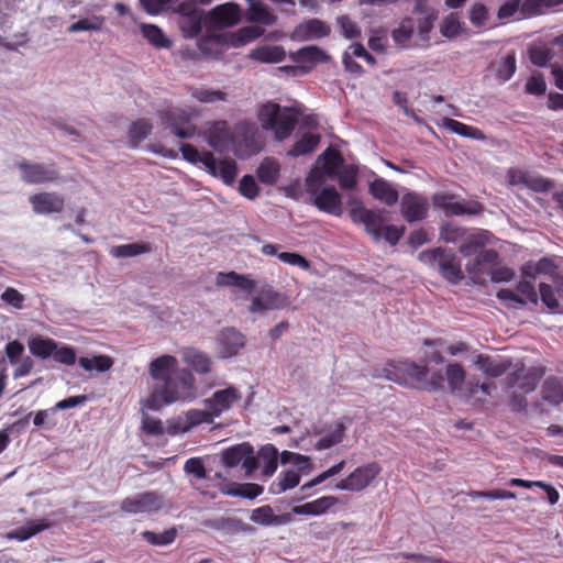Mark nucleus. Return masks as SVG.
I'll return each instance as SVG.
<instances>
[{
    "instance_id": "f257e3e1",
    "label": "nucleus",
    "mask_w": 563,
    "mask_h": 563,
    "mask_svg": "<svg viewBox=\"0 0 563 563\" xmlns=\"http://www.w3.org/2000/svg\"><path fill=\"white\" fill-rule=\"evenodd\" d=\"M148 373L154 384L144 401L146 408L157 411L167 405L196 398V379L190 369L178 368L175 356L164 354L154 358L148 365Z\"/></svg>"
},
{
    "instance_id": "f03ea898",
    "label": "nucleus",
    "mask_w": 563,
    "mask_h": 563,
    "mask_svg": "<svg viewBox=\"0 0 563 563\" xmlns=\"http://www.w3.org/2000/svg\"><path fill=\"white\" fill-rule=\"evenodd\" d=\"M301 115L297 107H282L276 102L261 106L257 118L264 131L273 132L274 139L283 142L290 137Z\"/></svg>"
},
{
    "instance_id": "7ed1b4c3",
    "label": "nucleus",
    "mask_w": 563,
    "mask_h": 563,
    "mask_svg": "<svg viewBox=\"0 0 563 563\" xmlns=\"http://www.w3.org/2000/svg\"><path fill=\"white\" fill-rule=\"evenodd\" d=\"M420 262L437 266L440 275L452 284H457L464 278L461 264L455 254L443 247L424 250L419 253Z\"/></svg>"
},
{
    "instance_id": "20e7f679",
    "label": "nucleus",
    "mask_w": 563,
    "mask_h": 563,
    "mask_svg": "<svg viewBox=\"0 0 563 563\" xmlns=\"http://www.w3.org/2000/svg\"><path fill=\"white\" fill-rule=\"evenodd\" d=\"M158 117L167 129L179 139H192L197 126L191 122L192 113L187 109L167 108L158 111Z\"/></svg>"
},
{
    "instance_id": "39448f33",
    "label": "nucleus",
    "mask_w": 563,
    "mask_h": 563,
    "mask_svg": "<svg viewBox=\"0 0 563 563\" xmlns=\"http://www.w3.org/2000/svg\"><path fill=\"white\" fill-rule=\"evenodd\" d=\"M429 374V368L426 365H418L415 362H399L398 364L390 365L386 368V377L402 386H411L419 388L422 382Z\"/></svg>"
},
{
    "instance_id": "423d86ee",
    "label": "nucleus",
    "mask_w": 563,
    "mask_h": 563,
    "mask_svg": "<svg viewBox=\"0 0 563 563\" xmlns=\"http://www.w3.org/2000/svg\"><path fill=\"white\" fill-rule=\"evenodd\" d=\"M21 172V179L25 184L38 185L56 183L59 180V172L54 164L35 163L22 159L16 163Z\"/></svg>"
},
{
    "instance_id": "0eeeda50",
    "label": "nucleus",
    "mask_w": 563,
    "mask_h": 563,
    "mask_svg": "<svg viewBox=\"0 0 563 563\" xmlns=\"http://www.w3.org/2000/svg\"><path fill=\"white\" fill-rule=\"evenodd\" d=\"M203 136L208 145L220 154L227 153L235 142L234 133L225 120L207 122Z\"/></svg>"
},
{
    "instance_id": "6e6552de",
    "label": "nucleus",
    "mask_w": 563,
    "mask_h": 563,
    "mask_svg": "<svg viewBox=\"0 0 563 563\" xmlns=\"http://www.w3.org/2000/svg\"><path fill=\"white\" fill-rule=\"evenodd\" d=\"M382 467L378 463L372 462L356 467L347 477L335 484L336 489L349 492H362L379 475Z\"/></svg>"
},
{
    "instance_id": "1a4fd4ad",
    "label": "nucleus",
    "mask_w": 563,
    "mask_h": 563,
    "mask_svg": "<svg viewBox=\"0 0 563 563\" xmlns=\"http://www.w3.org/2000/svg\"><path fill=\"white\" fill-rule=\"evenodd\" d=\"M164 498L156 492H145L133 497H126L121 501L120 508L130 515L151 514L161 510Z\"/></svg>"
},
{
    "instance_id": "9d476101",
    "label": "nucleus",
    "mask_w": 563,
    "mask_h": 563,
    "mask_svg": "<svg viewBox=\"0 0 563 563\" xmlns=\"http://www.w3.org/2000/svg\"><path fill=\"white\" fill-rule=\"evenodd\" d=\"M383 212L384 210L367 209L360 202L357 206L350 209L349 214L355 224H363L366 232L372 235L375 241H379L385 222Z\"/></svg>"
},
{
    "instance_id": "9b49d317",
    "label": "nucleus",
    "mask_w": 563,
    "mask_h": 563,
    "mask_svg": "<svg viewBox=\"0 0 563 563\" xmlns=\"http://www.w3.org/2000/svg\"><path fill=\"white\" fill-rule=\"evenodd\" d=\"M430 203L428 197L408 191L400 199V213L408 223L419 222L428 217Z\"/></svg>"
},
{
    "instance_id": "f8f14e48",
    "label": "nucleus",
    "mask_w": 563,
    "mask_h": 563,
    "mask_svg": "<svg viewBox=\"0 0 563 563\" xmlns=\"http://www.w3.org/2000/svg\"><path fill=\"white\" fill-rule=\"evenodd\" d=\"M241 9L234 2L219 4L207 15V23L214 30H223L236 25L241 21Z\"/></svg>"
},
{
    "instance_id": "ddd939ff",
    "label": "nucleus",
    "mask_w": 563,
    "mask_h": 563,
    "mask_svg": "<svg viewBox=\"0 0 563 563\" xmlns=\"http://www.w3.org/2000/svg\"><path fill=\"white\" fill-rule=\"evenodd\" d=\"M432 202L448 217L477 214L482 211L479 203L467 205L464 200H455L454 195L451 194H435L432 196Z\"/></svg>"
},
{
    "instance_id": "4468645a",
    "label": "nucleus",
    "mask_w": 563,
    "mask_h": 563,
    "mask_svg": "<svg viewBox=\"0 0 563 563\" xmlns=\"http://www.w3.org/2000/svg\"><path fill=\"white\" fill-rule=\"evenodd\" d=\"M205 169L216 178H220L225 185H233L238 174V165L233 158L217 161L213 153L205 151Z\"/></svg>"
},
{
    "instance_id": "2eb2a0df",
    "label": "nucleus",
    "mask_w": 563,
    "mask_h": 563,
    "mask_svg": "<svg viewBox=\"0 0 563 563\" xmlns=\"http://www.w3.org/2000/svg\"><path fill=\"white\" fill-rule=\"evenodd\" d=\"M544 373L545 368L543 366H532L529 368L522 366L507 376V384L509 387H517L525 394H528L537 388Z\"/></svg>"
},
{
    "instance_id": "dca6fc26",
    "label": "nucleus",
    "mask_w": 563,
    "mask_h": 563,
    "mask_svg": "<svg viewBox=\"0 0 563 563\" xmlns=\"http://www.w3.org/2000/svg\"><path fill=\"white\" fill-rule=\"evenodd\" d=\"M241 398V391L230 385L224 389L214 391L210 398L205 400V406L212 411L214 417H220L223 412L230 410L235 402L240 401Z\"/></svg>"
},
{
    "instance_id": "f3484780",
    "label": "nucleus",
    "mask_w": 563,
    "mask_h": 563,
    "mask_svg": "<svg viewBox=\"0 0 563 563\" xmlns=\"http://www.w3.org/2000/svg\"><path fill=\"white\" fill-rule=\"evenodd\" d=\"M310 196L312 198L313 206H316L320 211L336 217L342 214L341 195L333 186L322 188Z\"/></svg>"
},
{
    "instance_id": "a211bd4d",
    "label": "nucleus",
    "mask_w": 563,
    "mask_h": 563,
    "mask_svg": "<svg viewBox=\"0 0 563 563\" xmlns=\"http://www.w3.org/2000/svg\"><path fill=\"white\" fill-rule=\"evenodd\" d=\"M33 211L38 214L59 213L64 210V197L57 192H40L30 197Z\"/></svg>"
},
{
    "instance_id": "6ab92c4d",
    "label": "nucleus",
    "mask_w": 563,
    "mask_h": 563,
    "mask_svg": "<svg viewBox=\"0 0 563 563\" xmlns=\"http://www.w3.org/2000/svg\"><path fill=\"white\" fill-rule=\"evenodd\" d=\"M218 345L222 357H231L245 345V336L234 328H227L219 333Z\"/></svg>"
},
{
    "instance_id": "aec40b11",
    "label": "nucleus",
    "mask_w": 563,
    "mask_h": 563,
    "mask_svg": "<svg viewBox=\"0 0 563 563\" xmlns=\"http://www.w3.org/2000/svg\"><path fill=\"white\" fill-rule=\"evenodd\" d=\"M499 254L494 249H486L476 254L475 258L466 265L467 272L475 278L488 275L498 264Z\"/></svg>"
},
{
    "instance_id": "412c9836",
    "label": "nucleus",
    "mask_w": 563,
    "mask_h": 563,
    "mask_svg": "<svg viewBox=\"0 0 563 563\" xmlns=\"http://www.w3.org/2000/svg\"><path fill=\"white\" fill-rule=\"evenodd\" d=\"M331 33V29L319 19L307 20L297 25L292 32V38L297 41H309L313 38H322Z\"/></svg>"
},
{
    "instance_id": "4be33fe9",
    "label": "nucleus",
    "mask_w": 563,
    "mask_h": 563,
    "mask_svg": "<svg viewBox=\"0 0 563 563\" xmlns=\"http://www.w3.org/2000/svg\"><path fill=\"white\" fill-rule=\"evenodd\" d=\"M203 526L217 531H221L225 534L249 533L254 530L251 525L244 522L243 520L230 517L208 519L203 521Z\"/></svg>"
},
{
    "instance_id": "5701e85b",
    "label": "nucleus",
    "mask_w": 563,
    "mask_h": 563,
    "mask_svg": "<svg viewBox=\"0 0 563 563\" xmlns=\"http://www.w3.org/2000/svg\"><path fill=\"white\" fill-rule=\"evenodd\" d=\"M250 519L256 525L269 527L287 525L292 520V517L289 512L275 515L269 505H264L253 509Z\"/></svg>"
},
{
    "instance_id": "b1692460",
    "label": "nucleus",
    "mask_w": 563,
    "mask_h": 563,
    "mask_svg": "<svg viewBox=\"0 0 563 563\" xmlns=\"http://www.w3.org/2000/svg\"><path fill=\"white\" fill-rule=\"evenodd\" d=\"M181 357L184 363L199 375H205L211 372V357L209 354L196 347H184L181 351Z\"/></svg>"
},
{
    "instance_id": "393cba45",
    "label": "nucleus",
    "mask_w": 563,
    "mask_h": 563,
    "mask_svg": "<svg viewBox=\"0 0 563 563\" xmlns=\"http://www.w3.org/2000/svg\"><path fill=\"white\" fill-rule=\"evenodd\" d=\"M338 503L339 498L335 496H322L312 501L292 507V512L295 515L320 516L328 512Z\"/></svg>"
},
{
    "instance_id": "a878e982",
    "label": "nucleus",
    "mask_w": 563,
    "mask_h": 563,
    "mask_svg": "<svg viewBox=\"0 0 563 563\" xmlns=\"http://www.w3.org/2000/svg\"><path fill=\"white\" fill-rule=\"evenodd\" d=\"M290 57L297 64L311 68L312 66L327 62L329 56L318 46H306L290 54Z\"/></svg>"
},
{
    "instance_id": "bb28decb",
    "label": "nucleus",
    "mask_w": 563,
    "mask_h": 563,
    "mask_svg": "<svg viewBox=\"0 0 563 563\" xmlns=\"http://www.w3.org/2000/svg\"><path fill=\"white\" fill-rule=\"evenodd\" d=\"M541 397L544 401L558 406L563 402V377L550 375L541 387Z\"/></svg>"
},
{
    "instance_id": "cd10ccee",
    "label": "nucleus",
    "mask_w": 563,
    "mask_h": 563,
    "mask_svg": "<svg viewBox=\"0 0 563 563\" xmlns=\"http://www.w3.org/2000/svg\"><path fill=\"white\" fill-rule=\"evenodd\" d=\"M493 388H495L493 383L481 384L478 379L471 378L466 382L465 387H462L460 393L467 401L474 399L475 402L483 404L490 395Z\"/></svg>"
},
{
    "instance_id": "c85d7f7f",
    "label": "nucleus",
    "mask_w": 563,
    "mask_h": 563,
    "mask_svg": "<svg viewBox=\"0 0 563 563\" xmlns=\"http://www.w3.org/2000/svg\"><path fill=\"white\" fill-rule=\"evenodd\" d=\"M371 195L387 206H393L398 201V191L385 179L377 178L369 184Z\"/></svg>"
},
{
    "instance_id": "c756f323",
    "label": "nucleus",
    "mask_w": 563,
    "mask_h": 563,
    "mask_svg": "<svg viewBox=\"0 0 563 563\" xmlns=\"http://www.w3.org/2000/svg\"><path fill=\"white\" fill-rule=\"evenodd\" d=\"M321 162V170L329 178H334L339 170L344 166L342 154L335 148H327L318 158Z\"/></svg>"
},
{
    "instance_id": "7c9ffc66",
    "label": "nucleus",
    "mask_w": 563,
    "mask_h": 563,
    "mask_svg": "<svg viewBox=\"0 0 563 563\" xmlns=\"http://www.w3.org/2000/svg\"><path fill=\"white\" fill-rule=\"evenodd\" d=\"M475 365L488 377L496 378L505 374L509 366V361H497L490 356L479 354L475 360Z\"/></svg>"
},
{
    "instance_id": "2f4dec72",
    "label": "nucleus",
    "mask_w": 563,
    "mask_h": 563,
    "mask_svg": "<svg viewBox=\"0 0 563 563\" xmlns=\"http://www.w3.org/2000/svg\"><path fill=\"white\" fill-rule=\"evenodd\" d=\"M320 140L321 137L319 134L306 132L294 143L287 154L292 157L308 155L317 148Z\"/></svg>"
},
{
    "instance_id": "473e14b6",
    "label": "nucleus",
    "mask_w": 563,
    "mask_h": 563,
    "mask_svg": "<svg viewBox=\"0 0 563 563\" xmlns=\"http://www.w3.org/2000/svg\"><path fill=\"white\" fill-rule=\"evenodd\" d=\"M443 126L448 129L449 131L472 140H479L483 141L486 139L484 132L479 130L478 128L467 125L463 122H460L457 120L451 119V118H444L443 119Z\"/></svg>"
},
{
    "instance_id": "72a5a7b5",
    "label": "nucleus",
    "mask_w": 563,
    "mask_h": 563,
    "mask_svg": "<svg viewBox=\"0 0 563 563\" xmlns=\"http://www.w3.org/2000/svg\"><path fill=\"white\" fill-rule=\"evenodd\" d=\"M51 527L52 522L47 519L29 521L25 526H22L10 532L9 538L16 539L19 541H25Z\"/></svg>"
},
{
    "instance_id": "f704fd0d",
    "label": "nucleus",
    "mask_w": 563,
    "mask_h": 563,
    "mask_svg": "<svg viewBox=\"0 0 563 563\" xmlns=\"http://www.w3.org/2000/svg\"><path fill=\"white\" fill-rule=\"evenodd\" d=\"M140 30L143 37L156 48H168L172 45V42L155 24L142 23Z\"/></svg>"
},
{
    "instance_id": "c9c22d12",
    "label": "nucleus",
    "mask_w": 563,
    "mask_h": 563,
    "mask_svg": "<svg viewBox=\"0 0 563 563\" xmlns=\"http://www.w3.org/2000/svg\"><path fill=\"white\" fill-rule=\"evenodd\" d=\"M286 53L282 46H261L253 49L250 57L261 63H280Z\"/></svg>"
},
{
    "instance_id": "e433bc0d",
    "label": "nucleus",
    "mask_w": 563,
    "mask_h": 563,
    "mask_svg": "<svg viewBox=\"0 0 563 563\" xmlns=\"http://www.w3.org/2000/svg\"><path fill=\"white\" fill-rule=\"evenodd\" d=\"M300 475L294 470L282 472L277 479L269 486V493L274 495L282 494L288 489L295 488L299 485Z\"/></svg>"
},
{
    "instance_id": "4c0bfd02",
    "label": "nucleus",
    "mask_w": 563,
    "mask_h": 563,
    "mask_svg": "<svg viewBox=\"0 0 563 563\" xmlns=\"http://www.w3.org/2000/svg\"><path fill=\"white\" fill-rule=\"evenodd\" d=\"M57 347V342L51 338L35 336L29 341L30 352L42 360L52 357Z\"/></svg>"
},
{
    "instance_id": "58836bf2",
    "label": "nucleus",
    "mask_w": 563,
    "mask_h": 563,
    "mask_svg": "<svg viewBox=\"0 0 563 563\" xmlns=\"http://www.w3.org/2000/svg\"><path fill=\"white\" fill-rule=\"evenodd\" d=\"M152 251V246L147 242L121 244L112 246L110 255L117 258L133 257L141 254H146Z\"/></svg>"
},
{
    "instance_id": "ea45409f",
    "label": "nucleus",
    "mask_w": 563,
    "mask_h": 563,
    "mask_svg": "<svg viewBox=\"0 0 563 563\" xmlns=\"http://www.w3.org/2000/svg\"><path fill=\"white\" fill-rule=\"evenodd\" d=\"M153 129L152 123L147 119H139L134 121L128 131L129 143L132 147H136L144 139L148 136Z\"/></svg>"
},
{
    "instance_id": "a19ab883",
    "label": "nucleus",
    "mask_w": 563,
    "mask_h": 563,
    "mask_svg": "<svg viewBox=\"0 0 563 563\" xmlns=\"http://www.w3.org/2000/svg\"><path fill=\"white\" fill-rule=\"evenodd\" d=\"M214 415L209 409L199 410V409H190L185 413V421L183 426V432H188L194 427L207 423L210 424L213 422Z\"/></svg>"
},
{
    "instance_id": "79ce46f5",
    "label": "nucleus",
    "mask_w": 563,
    "mask_h": 563,
    "mask_svg": "<svg viewBox=\"0 0 563 563\" xmlns=\"http://www.w3.org/2000/svg\"><path fill=\"white\" fill-rule=\"evenodd\" d=\"M346 427L342 421L335 422L334 429L314 443V449L322 451L342 442Z\"/></svg>"
},
{
    "instance_id": "37998d69",
    "label": "nucleus",
    "mask_w": 563,
    "mask_h": 563,
    "mask_svg": "<svg viewBox=\"0 0 563 563\" xmlns=\"http://www.w3.org/2000/svg\"><path fill=\"white\" fill-rule=\"evenodd\" d=\"M521 7V18H531L542 13L544 8H552L563 3V0H525Z\"/></svg>"
},
{
    "instance_id": "c03bdc74",
    "label": "nucleus",
    "mask_w": 563,
    "mask_h": 563,
    "mask_svg": "<svg viewBox=\"0 0 563 563\" xmlns=\"http://www.w3.org/2000/svg\"><path fill=\"white\" fill-rule=\"evenodd\" d=\"M261 183L274 185L279 177V164L271 158H265L256 170Z\"/></svg>"
},
{
    "instance_id": "a18cd8bd",
    "label": "nucleus",
    "mask_w": 563,
    "mask_h": 563,
    "mask_svg": "<svg viewBox=\"0 0 563 563\" xmlns=\"http://www.w3.org/2000/svg\"><path fill=\"white\" fill-rule=\"evenodd\" d=\"M516 68V54L510 52L496 64L495 76L500 82H506L514 76Z\"/></svg>"
},
{
    "instance_id": "49530a36",
    "label": "nucleus",
    "mask_w": 563,
    "mask_h": 563,
    "mask_svg": "<svg viewBox=\"0 0 563 563\" xmlns=\"http://www.w3.org/2000/svg\"><path fill=\"white\" fill-rule=\"evenodd\" d=\"M445 376L452 393L461 391L465 383L466 373L459 363L449 364L445 368Z\"/></svg>"
},
{
    "instance_id": "de8ad7c7",
    "label": "nucleus",
    "mask_w": 563,
    "mask_h": 563,
    "mask_svg": "<svg viewBox=\"0 0 563 563\" xmlns=\"http://www.w3.org/2000/svg\"><path fill=\"white\" fill-rule=\"evenodd\" d=\"M260 459L263 461L262 473L272 476L277 470L278 451L273 444H267L260 450Z\"/></svg>"
},
{
    "instance_id": "09e8293b",
    "label": "nucleus",
    "mask_w": 563,
    "mask_h": 563,
    "mask_svg": "<svg viewBox=\"0 0 563 563\" xmlns=\"http://www.w3.org/2000/svg\"><path fill=\"white\" fill-rule=\"evenodd\" d=\"M247 21L271 25L275 22V16L261 2H252L247 10Z\"/></svg>"
},
{
    "instance_id": "8fccbe9b",
    "label": "nucleus",
    "mask_w": 563,
    "mask_h": 563,
    "mask_svg": "<svg viewBox=\"0 0 563 563\" xmlns=\"http://www.w3.org/2000/svg\"><path fill=\"white\" fill-rule=\"evenodd\" d=\"M78 363L85 371L96 369L102 373L112 367L113 360L108 355H95L92 357H80Z\"/></svg>"
},
{
    "instance_id": "3c124183",
    "label": "nucleus",
    "mask_w": 563,
    "mask_h": 563,
    "mask_svg": "<svg viewBox=\"0 0 563 563\" xmlns=\"http://www.w3.org/2000/svg\"><path fill=\"white\" fill-rule=\"evenodd\" d=\"M142 538L152 545L164 547L172 544L177 537V529L170 528L162 533L145 530L141 533Z\"/></svg>"
},
{
    "instance_id": "603ef678",
    "label": "nucleus",
    "mask_w": 563,
    "mask_h": 563,
    "mask_svg": "<svg viewBox=\"0 0 563 563\" xmlns=\"http://www.w3.org/2000/svg\"><path fill=\"white\" fill-rule=\"evenodd\" d=\"M250 443L244 442L227 449L222 454L223 464L227 467H234L242 463L243 457L250 453L246 451Z\"/></svg>"
},
{
    "instance_id": "864d4df0",
    "label": "nucleus",
    "mask_w": 563,
    "mask_h": 563,
    "mask_svg": "<svg viewBox=\"0 0 563 563\" xmlns=\"http://www.w3.org/2000/svg\"><path fill=\"white\" fill-rule=\"evenodd\" d=\"M264 30L261 26L249 25L243 26L232 34V44L234 46H242L246 43H250L260 36H262Z\"/></svg>"
},
{
    "instance_id": "5fc2aeb1",
    "label": "nucleus",
    "mask_w": 563,
    "mask_h": 563,
    "mask_svg": "<svg viewBox=\"0 0 563 563\" xmlns=\"http://www.w3.org/2000/svg\"><path fill=\"white\" fill-rule=\"evenodd\" d=\"M466 229L454 222H444L440 227V239L445 243H456L465 239Z\"/></svg>"
},
{
    "instance_id": "6e6d98bb",
    "label": "nucleus",
    "mask_w": 563,
    "mask_h": 563,
    "mask_svg": "<svg viewBox=\"0 0 563 563\" xmlns=\"http://www.w3.org/2000/svg\"><path fill=\"white\" fill-rule=\"evenodd\" d=\"M191 97L202 103H213L217 101H225L227 93L222 90L210 88H192Z\"/></svg>"
},
{
    "instance_id": "4d7b16f0",
    "label": "nucleus",
    "mask_w": 563,
    "mask_h": 563,
    "mask_svg": "<svg viewBox=\"0 0 563 563\" xmlns=\"http://www.w3.org/2000/svg\"><path fill=\"white\" fill-rule=\"evenodd\" d=\"M440 32L444 37L454 38L462 32V23L457 13L452 12L446 15L441 25Z\"/></svg>"
},
{
    "instance_id": "13d9d810",
    "label": "nucleus",
    "mask_w": 563,
    "mask_h": 563,
    "mask_svg": "<svg viewBox=\"0 0 563 563\" xmlns=\"http://www.w3.org/2000/svg\"><path fill=\"white\" fill-rule=\"evenodd\" d=\"M357 168L353 165L343 166L334 178L338 179L342 189L350 190L357 184Z\"/></svg>"
},
{
    "instance_id": "bf43d9fd",
    "label": "nucleus",
    "mask_w": 563,
    "mask_h": 563,
    "mask_svg": "<svg viewBox=\"0 0 563 563\" xmlns=\"http://www.w3.org/2000/svg\"><path fill=\"white\" fill-rule=\"evenodd\" d=\"M521 0H507L505 1L497 11V18L499 21H507L515 18L517 14V19L521 18Z\"/></svg>"
},
{
    "instance_id": "052dcab7",
    "label": "nucleus",
    "mask_w": 563,
    "mask_h": 563,
    "mask_svg": "<svg viewBox=\"0 0 563 563\" xmlns=\"http://www.w3.org/2000/svg\"><path fill=\"white\" fill-rule=\"evenodd\" d=\"M470 21L476 27L486 26L489 19V11L487 7L482 2L473 3L470 10Z\"/></svg>"
},
{
    "instance_id": "680f3d73",
    "label": "nucleus",
    "mask_w": 563,
    "mask_h": 563,
    "mask_svg": "<svg viewBox=\"0 0 563 563\" xmlns=\"http://www.w3.org/2000/svg\"><path fill=\"white\" fill-rule=\"evenodd\" d=\"M52 357L55 362L64 364V365H74L76 363V351L74 347L59 344L57 342V347H55V352L52 354Z\"/></svg>"
},
{
    "instance_id": "e2e57ef3",
    "label": "nucleus",
    "mask_w": 563,
    "mask_h": 563,
    "mask_svg": "<svg viewBox=\"0 0 563 563\" xmlns=\"http://www.w3.org/2000/svg\"><path fill=\"white\" fill-rule=\"evenodd\" d=\"M239 191L243 197L253 200L258 197L260 187L252 175H244L240 180Z\"/></svg>"
},
{
    "instance_id": "0e129e2a",
    "label": "nucleus",
    "mask_w": 563,
    "mask_h": 563,
    "mask_svg": "<svg viewBox=\"0 0 563 563\" xmlns=\"http://www.w3.org/2000/svg\"><path fill=\"white\" fill-rule=\"evenodd\" d=\"M102 19L95 16L92 19H80L73 23L68 27L69 33H76L81 31H99L102 27Z\"/></svg>"
},
{
    "instance_id": "69168bd1",
    "label": "nucleus",
    "mask_w": 563,
    "mask_h": 563,
    "mask_svg": "<svg viewBox=\"0 0 563 563\" xmlns=\"http://www.w3.org/2000/svg\"><path fill=\"white\" fill-rule=\"evenodd\" d=\"M142 431L148 435H163L165 433V429L163 427V422L158 418L151 417L146 413H143L142 417Z\"/></svg>"
},
{
    "instance_id": "338daca9",
    "label": "nucleus",
    "mask_w": 563,
    "mask_h": 563,
    "mask_svg": "<svg viewBox=\"0 0 563 563\" xmlns=\"http://www.w3.org/2000/svg\"><path fill=\"white\" fill-rule=\"evenodd\" d=\"M393 38L397 44L405 45L413 35V24L411 19H406L399 27L393 31Z\"/></svg>"
},
{
    "instance_id": "774afa93",
    "label": "nucleus",
    "mask_w": 563,
    "mask_h": 563,
    "mask_svg": "<svg viewBox=\"0 0 563 563\" xmlns=\"http://www.w3.org/2000/svg\"><path fill=\"white\" fill-rule=\"evenodd\" d=\"M338 24L341 27L342 34L346 38H357L361 36V29L349 15H341L338 18Z\"/></svg>"
}]
</instances>
